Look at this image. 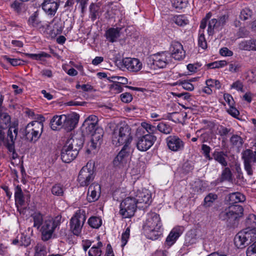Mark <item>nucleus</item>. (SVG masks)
Segmentation results:
<instances>
[{"label":"nucleus","instance_id":"f8f14e48","mask_svg":"<svg viewBox=\"0 0 256 256\" xmlns=\"http://www.w3.org/2000/svg\"><path fill=\"white\" fill-rule=\"evenodd\" d=\"M156 140V137L153 134H146L138 137L137 148L141 152H146L150 149Z\"/></svg>","mask_w":256,"mask_h":256},{"label":"nucleus","instance_id":"9b49d317","mask_svg":"<svg viewBox=\"0 0 256 256\" xmlns=\"http://www.w3.org/2000/svg\"><path fill=\"white\" fill-rule=\"evenodd\" d=\"M132 196L136 200L138 204H142L140 207L146 208L152 202V196L150 192L147 189L142 188L138 190L132 194Z\"/></svg>","mask_w":256,"mask_h":256},{"label":"nucleus","instance_id":"7ed1b4c3","mask_svg":"<svg viewBox=\"0 0 256 256\" xmlns=\"http://www.w3.org/2000/svg\"><path fill=\"white\" fill-rule=\"evenodd\" d=\"M244 209L239 204H232L222 210L219 214L220 219L226 222L230 226H234L238 219L243 216Z\"/></svg>","mask_w":256,"mask_h":256},{"label":"nucleus","instance_id":"5701e85b","mask_svg":"<svg viewBox=\"0 0 256 256\" xmlns=\"http://www.w3.org/2000/svg\"><path fill=\"white\" fill-rule=\"evenodd\" d=\"M184 231L183 226H177L174 228L167 236L166 243L168 246H172Z\"/></svg>","mask_w":256,"mask_h":256},{"label":"nucleus","instance_id":"9d476101","mask_svg":"<svg viewBox=\"0 0 256 256\" xmlns=\"http://www.w3.org/2000/svg\"><path fill=\"white\" fill-rule=\"evenodd\" d=\"M229 18L228 12L220 16L218 18H212L208 22V34L209 36L214 34L215 31L219 32L224 28Z\"/></svg>","mask_w":256,"mask_h":256},{"label":"nucleus","instance_id":"0eeeda50","mask_svg":"<svg viewBox=\"0 0 256 256\" xmlns=\"http://www.w3.org/2000/svg\"><path fill=\"white\" fill-rule=\"evenodd\" d=\"M4 127L0 126V144H3L10 152H12L13 157L16 154L15 152L14 142L18 135V129L14 126H10L7 132L6 138L4 137Z\"/></svg>","mask_w":256,"mask_h":256},{"label":"nucleus","instance_id":"8fccbe9b","mask_svg":"<svg viewBox=\"0 0 256 256\" xmlns=\"http://www.w3.org/2000/svg\"><path fill=\"white\" fill-rule=\"evenodd\" d=\"M174 8L176 9H182L185 8L188 4V0H172Z\"/></svg>","mask_w":256,"mask_h":256},{"label":"nucleus","instance_id":"3c124183","mask_svg":"<svg viewBox=\"0 0 256 256\" xmlns=\"http://www.w3.org/2000/svg\"><path fill=\"white\" fill-rule=\"evenodd\" d=\"M246 225L248 226V228H256V216L254 214L248 216L246 220Z\"/></svg>","mask_w":256,"mask_h":256},{"label":"nucleus","instance_id":"72a5a7b5","mask_svg":"<svg viewBox=\"0 0 256 256\" xmlns=\"http://www.w3.org/2000/svg\"><path fill=\"white\" fill-rule=\"evenodd\" d=\"M244 196L240 192H234L230 194L228 200L230 204H234L243 202L244 200Z\"/></svg>","mask_w":256,"mask_h":256},{"label":"nucleus","instance_id":"aec40b11","mask_svg":"<svg viewBox=\"0 0 256 256\" xmlns=\"http://www.w3.org/2000/svg\"><path fill=\"white\" fill-rule=\"evenodd\" d=\"M103 133L102 128H98L96 133L92 134L91 140L88 144L87 153L90 154L92 150H95L100 144Z\"/></svg>","mask_w":256,"mask_h":256},{"label":"nucleus","instance_id":"7c9ffc66","mask_svg":"<svg viewBox=\"0 0 256 256\" xmlns=\"http://www.w3.org/2000/svg\"><path fill=\"white\" fill-rule=\"evenodd\" d=\"M226 154L222 151H215L213 154L214 159L224 166H226L228 165V162L226 160Z\"/></svg>","mask_w":256,"mask_h":256},{"label":"nucleus","instance_id":"c03bdc74","mask_svg":"<svg viewBox=\"0 0 256 256\" xmlns=\"http://www.w3.org/2000/svg\"><path fill=\"white\" fill-rule=\"evenodd\" d=\"M218 198L216 194L210 193L206 196L204 202V206L206 207H209L212 206L214 202Z\"/></svg>","mask_w":256,"mask_h":256},{"label":"nucleus","instance_id":"5fc2aeb1","mask_svg":"<svg viewBox=\"0 0 256 256\" xmlns=\"http://www.w3.org/2000/svg\"><path fill=\"white\" fill-rule=\"evenodd\" d=\"M142 127L148 132V134H152L156 131V126H154L147 122H142Z\"/></svg>","mask_w":256,"mask_h":256},{"label":"nucleus","instance_id":"774afa93","mask_svg":"<svg viewBox=\"0 0 256 256\" xmlns=\"http://www.w3.org/2000/svg\"><path fill=\"white\" fill-rule=\"evenodd\" d=\"M241 68V66L237 63L230 64H228V70L232 72H238Z\"/></svg>","mask_w":256,"mask_h":256},{"label":"nucleus","instance_id":"cd10ccee","mask_svg":"<svg viewBox=\"0 0 256 256\" xmlns=\"http://www.w3.org/2000/svg\"><path fill=\"white\" fill-rule=\"evenodd\" d=\"M198 240L196 234L194 230L188 231L185 236L184 246H188L196 244Z\"/></svg>","mask_w":256,"mask_h":256},{"label":"nucleus","instance_id":"864d4df0","mask_svg":"<svg viewBox=\"0 0 256 256\" xmlns=\"http://www.w3.org/2000/svg\"><path fill=\"white\" fill-rule=\"evenodd\" d=\"M4 60L10 62L12 66H17L23 64L24 61L20 58H9L7 56H2Z\"/></svg>","mask_w":256,"mask_h":256},{"label":"nucleus","instance_id":"f704fd0d","mask_svg":"<svg viewBox=\"0 0 256 256\" xmlns=\"http://www.w3.org/2000/svg\"><path fill=\"white\" fill-rule=\"evenodd\" d=\"M230 142L236 148H241L244 142V139L238 134H233L230 138Z\"/></svg>","mask_w":256,"mask_h":256},{"label":"nucleus","instance_id":"393cba45","mask_svg":"<svg viewBox=\"0 0 256 256\" xmlns=\"http://www.w3.org/2000/svg\"><path fill=\"white\" fill-rule=\"evenodd\" d=\"M234 242L236 246L238 248H242L250 244L244 230L240 232L236 236Z\"/></svg>","mask_w":256,"mask_h":256},{"label":"nucleus","instance_id":"79ce46f5","mask_svg":"<svg viewBox=\"0 0 256 256\" xmlns=\"http://www.w3.org/2000/svg\"><path fill=\"white\" fill-rule=\"evenodd\" d=\"M51 191L54 195L62 196L64 192V186L60 184H55L52 186Z\"/></svg>","mask_w":256,"mask_h":256},{"label":"nucleus","instance_id":"13d9d810","mask_svg":"<svg viewBox=\"0 0 256 256\" xmlns=\"http://www.w3.org/2000/svg\"><path fill=\"white\" fill-rule=\"evenodd\" d=\"M206 86H210L211 88H215L219 90L221 88V84L219 80H216L209 79L206 82Z\"/></svg>","mask_w":256,"mask_h":256},{"label":"nucleus","instance_id":"c85d7f7f","mask_svg":"<svg viewBox=\"0 0 256 256\" xmlns=\"http://www.w3.org/2000/svg\"><path fill=\"white\" fill-rule=\"evenodd\" d=\"M31 218L34 222L33 226L38 230L40 228L44 220L42 214L39 212H35L31 215Z\"/></svg>","mask_w":256,"mask_h":256},{"label":"nucleus","instance_id":"052dcab7","mask_svg":"<svg viewBox=\"0 0 256 256\" xmlns=\"http://www.w3.org/2000/svg\"><path fill=\"white\" fill-rule=\"evenodd\" d=\"M130 228L128 227L122 235V246L124 247L127 243L130 238Z\"/></svg>","mask_w":256,"mask_h":256},{"label":"nucleus","instance_id":"2f4dec72","mask_svg":"<svg viewBox=\"0 0 256 256\" xmlns=\"http://www.w3.org/2000/svg\"><path fill=\"white\" fill-rule=\"evenodd\" d=\"M14 198L16 204L22 206L24 205V200L23 192L20 186H17L15 188Z\"/></svg>","mask_w":256,"mask_h":256},{"label":"nucleus","instance_id":"f257e3e1","mask_svg":"<svg viewBox=\"0 0 256 256\" xmlns=\"http://www.w3.org/2000/svg\"><path fill=\"white\" fill-rule=\"evenodd\" d=\"M62 223V216L58 215L54 218H46L40 231L41 232L42 240L48 241L55 237V232L60 228Z\"/></svg>","mask_w":256,"mask_h":256},{"label":"nucleus","instance_id":"39448f33","mask_svg":"<svg viewBox=\"0 0 256 256\" xmlns=\"http://www.w3.org/2000/svg\"><path fill=\"white\" fill-rule=\"evenodd\" d=\"M82 140L70 138L68 140L61 152V158L66 163H69L77 156L79 150L82 148Z\"/></svg>","mask_w":256,"mask_h":256},{"label":"nucleus","instance_id":"680f3d73","mask_svg":"<svg viewBox=\"0 0 256 256\" xmlns=\"http://www.w3.org/2000/svg\"><path fill=\"white\" fill-rule=\"evenodd\" d=\"M110 91L114 94H118L122 92V88L118 82H114V84L110 85Z\"/></svg>","mask_w":256,"mask_h":256},{"label":"nucleus","instance_id":"58836bf2","mask_svg":"<svg viewBox=\"0 0 256 256\" xmlns=\"http://www.w3.org/2000/svg\"><path fill=\"white\" fill-rule=\"evenodd\" d=\"M252 39L250 40H244L238 44V48L244 50H252Z\"/></svg>","mask_w":256,"mask_h":256},{"label":"nucleus","instance_id":"b1692460","mask_svg":"<svg viewBox=\"0 0 256 256\" xmlns=\"http://www.w3.org/2000/svg\"><path fill=\"white\" fill-rule=\"evenodd\" d=\"M64 122H63V128L67 130H72L77 124L79 120L78 114L73 113L66 116L65 115Z\"/></svg>","mask_w":256,"mask_h":256},{"label":"nucleus","instance_id":"4468645a","mask_svg":"<svg viewBox=\"0 0 256 256\" xmlns=\"http://www.w3.org/2000/svg\"><path fill=\"white\" fill-rule=\"evenodd\" d=\"M242 158L244 160V169L250 176L252 174V166L256 163V152H253L247 149L242 152Z\"/></svg>","mask_w":256,"mask_h":256},{"label":"nucleus","instance_id":"20e7f679","mask_svg":"<svg viewBox=\"0 0 256 256\" xmlns=\"http://www.w3.org/2000/svg\"><path fill=\"white\" fill-rule=\"evenodd\" d=\"M132 140L131 129L128 124L118 126L112 134V143L116 146L124 145L130 146Z\"/></svg>","mask_w":256,"mask_h":256},{"label":"nucleus","instance_id":"a878e982","mask_svg":"<svg viewBox=\"0 0 256 256\" xmlns=\"http://www.w3.org/2000/svg\"><path fill=\"white\" fill-rule=\"evenodd\" d=\"M121 28H108L105 33L106 40L110 42H114L118 40L120 36Z\"/></svg>","mask_w":256,"mask_h":256},{"label":"nucleus","instance_id":"423d86ee","mask_svg":"<svg viewBox=\"0 0 256 256\" xmlns=\"http://www.w3.org/2000/svg\"><path fill=\"white\" fill-rule=\"evenodd\" d=\"M40 117V121L32 122L28 123L25 128L26 138L32 142H36L40 138L43 132L42 121H44V118L42 116Z\"/></svg>","mask_w":256,"mask_h":256},{"label":"nucleus","instance_id":"69168bd1","mask_svg":"<svg viewBox=\"0 0 256 256\" xmlns=\"http://www.w3.org/2000/svg\"><path fill=\"white\" fill-rule=\"evenodd\" d=\"M202 150L206 158L208 160L212 159L210 154V148L209 146L204 144L202 146Z\"/></svg>","mask_w":256,"mask_h":256},{"label":"nucleus","instance_id":"6e6552de","mask_svg":"<svg viewBox=\"0 0 256 256\" xmlns=\"http://www.w3.org/2000/svg\"><path fill=\"white\" fill-rule=\"evenodd\" d=\"M137 202L132 196V194L124 199L120 204V214L124 218L132 216L136 209Z\"/></svg>","mask_w":256,"mask_h":256},{"label":"nucleus","instance_id":"603ef678","mask_svg":"<svg viewBox=\"0 0 256 256\" xmlns=\"http://www.w3.org/2000/svg\"><path fill=\"white\" fill-rule=\"evenodd\" d=\"M252 12L248 8H244L242 10L240 14V20H246L250 18L252 16Z\"/></svg>","mask_w":256,"mask_h":256},{"label":"nucleus","instance_id":"ea45409f","mask_svg":"<svg viewBox=\"0 0 256 256\" xmlns=\"http://www.w3.org/2000/svg\"><path fill=\"white\" fill-rule=\"evenodd\" d=\"M89 225L92 228H98L102 224V220L96 216H92L88 220Z\"/></svg>","mask_w":256,"mask_h":256},{"label":"nucleus","instance_id":"de8ad7c7","mask_svg":"<svg viewBox=\"0 0 256 256\" xmlns=\"http://www.w3.org/2000/svg\"><path fill=\"white\" fill-rule=\"evenodd\" d=\"M28 24L34 27H38L40 24V22L38 18L37 12H34L29 18Z\"/></svg>","mask_w":256,"mask_h":256},{"label":"nucleus","instance_id":"dca6fc26","mask_svg":"<svg viewBox=\"0 0 256 256\" xmlns=\"http://www.w3.org/2000/svg\"><path fill=\"white\" fill-rule=\"evenodd\" d=\"M169 54L164 52L154 54L152 58V64L154 69L156 68H163L168 64L170 58Z\"/></svg>","mask_w":256,"mask_h":256},{"label":"nucleus","instance_id":"2eb2a0df","mask_svg":"<svg viewBox=\"0 0 256 256\" xmlns=\"http://www.w3.org/2000/svg\"><path fill=\"white\" fill-rule=\"evenodd\" d=\"M130 150V146H128L127 145L122 147L121 150L114 160L113 163L115 166L122 167L126 164Z\"/></svg>","mask_w":256,"mask_h":256},{"label":"nucleus","instance_id":"f3484780","mask_svg":"<svg viewBox=\"0 0 256 256\" xmlns=\"http://www.w3.org/2000/svg\"><path fill=\"white\" fill-rule=\"evenodd\" d=\"M168 148L173 152H178L183 150L184 143L176 136H170L166 138Z\"/></svg>","mask_w":256,"mask_h":256},{"label":"nucleus","instance_id":"4d7b16f0","mask_svg":"<svg viewBox=\"0 0 256 256\" xmlns=\"http://www.w3.org/2000/svg\"><path fill=\"white\" fill-rule=\"evenodd\" d=\"M46 252L45 248L40 244H38L35 247L34 256H46Z\"/></svg>","mask_w":256,"mask_h":256},{"label":"nucleus","instance_id":"ddd939ff","mask_svg":"<svg viewBox=\"0 0 256 256\" xmlns=\"http://www.w3.org/2000/svg\"><path fill=\"white\" fill-rule=\"evenodd\" d=\"M86 218L85 215L80 212H76L70 221V230L74 234L78 236L81 232Z\"/></svg>","mask_w":256,"mask_h":256},{"label":"nucleus","instance_id":"412c9836","mask_svg":"<svg viewBox=\"0 0 256 256\" xmlns=\"http://www.w3.org/2000/svg\"><path fill=\"white\" fill-rule=\"evenodd\" d=\"M170 50L172 56L176 60H180L185 57V52L182 44L178 42H173Z\"/></svg>","mask_w":256,"mask_h":256},{"label":"nucleus","instance_id":"e2e57ef3","mask_svg":"<svg viewBox=\"0 0 256 256\" xmlns=\"http://www.w3.org/2000/svg\"><path fill=\"white\" fill-rule=\"evenodd\" d=\"M246 256H256V241L246 249Z\"/></svg>","mask_w":256,"mask_h":256},{"label":"nucleus","instance_id":"4be33fe9","mask_svg":"<svg viewBox=\"0 0 256 256\" xmlns=\"http://www.w3.org/2000/svg\"><path fill=\"white\" fill-rule=\"evenodd\" d=\"M101 192L100 186L97 183L92 184L88 188L87 200L90 202L97 200L100 196Z\"/></svg>","mask_w":256,"mask_h":256},{"label":"nucleus","instance_id":"a19ab883","mask_svg":"<svg viewBox=\"0 0 256 256\" xmlns=\"http://www.w3.org/2000/svg\"><path fill=\"white\" fill-rule=\"evenodd\" d=\"M174 86L178 85L181 86L182 88L187 90L192 91L194 89V86L188 80H179L174 84Z\"/></svg>","mask_w":256,"mask_h":256},{"label":"nucleus","instance_id":"0e129e2a","mask_svg":"<svg viewBox=\"0 0 256 256\" xmlns=\"http://www.w3.org/2000/svg\"><path fill=\"white\" fill-rule=\"evenodd\" d=\"M172 94L174 96H178V98H181L184 100H186L188 101H190L191 100V96L188 92H181V93H174L172 92Z\"/></svg>","mask_w":256,"mask_h":256},{"label":"nucleus","instance_id":"473e14b6","mask_svg":"<svg viewBox=\"0 0 256 256\" xmlns=\"http://www.w3.org/2000/svg\"><path fill=\"white\" fill-rule=\"evenodd\" d=\"M172 21L180 26H184L189 22L188 18L184 15L175 16L172 18Z\"/></svg>","mask_w":256,"mask_h":256},{"label":"nucleus","instance_id":"1a4fd4ad","mask_svg":"<svg viewBox=\"0 0 256 256\" xmlns=\"http://www.w3.org/2000/svg\"><path fill=\"white\" fill-rule=\"evenodd\" d=\"M94 178L93 167L90 164H87L82 168L80 170L78 181L81 186H88Z\"/></svg>","mask_w":256,"mask_h":256},{"label":"nucleus","instance_id":"a18cd8bd","mask_svg":"<svg viewBox=\"0 0 256 256\" xmlns=\"http://www.w3.org/2000/svg\"><path fill=\"white\" fill-rule=\"evenodd\" d=\"M244 230L250 243L256 240V228H246Z\"/></svg>","mask_w":256,"mask_h":256},{"label":"nucleus","instance_id":"e433bc0d","mask_svg":"<svg viewBox=\"0 0 256 256\" xmlns=\"http://www.w3.org/2000/svg\"><path fill=\"white\" fill-rule=\"evenodd\" d=\"M156 130L164 134H168L172 132V128L170 124L162 122L157 125Z\"/></svg>","mask_w":256,"mask_h":256},{"label":"nucleus","instance_id":"a211bd4d","mask_svg":"<svg viewBox=\"0 0 256 256\" xmlns=\"http://www.w3.org/2000/svg\"><path fill=\"white\" fill-rule=\"evenodd\" d=\"M122 64L128 70L138 72L142 68V63L136 58H126L122 60Z\"/></svg>","mask_w":256,"mask_h":256},{"label":"nucleus","instance_id":"338daca9","mask_svg":"<svg viewBox=\"0 0 256 256\" xmlns=\"http://www.w3.org/2000/svg\"><path fill=\"white\" fill-rule=\"evenodd\" d=\"M120 98L122 100L126 103H128L130 102L132 100V94L129 92H125L122 94L120 95Z\"/></svg>","mask_w":256,"mask_h":256},{"label":"nucleus","instance_id":"c756f323","mask_svg":"<svg viewBox=\"0 0 256 256\" xmlns=\"http://www.w3.org/2000/svg\"><path fill=\"white\" fill-rule=\"evenodd\" d=\"M102 246L101 242H98L96 245L92 246L88 251V256H101Z\"/></svg>","mask_w":256,"mask_h":256},{"label":"nucleus","instance_id":"bb28decb","mask_svg":"<svg viewBox=\"0 0 256 256\" xmlns=\"http://www.w3.org/2000/svg\"><path fill=\"white\" fill-rule=\"evenodd\" d=\"M65 115L54 116L50 120V126L53 130L63 128V122L66 120Z\"/></svg>","mask_w":256,"mask_h":256},{"label":"nucleus","instance_id":"09e8293b","mask_svg":"<svg viewBox=\"0 0 256 256\" xmlns=\"http://www.w3.org/2000/svg\"><path fill=\"white\" fill-rule=\"evenodd\" d=\"M10 122V116L6 113H2L0 116V126L4 128L9 125Z\"/></svg>","mask_w":256,"mask_h":256},{"label":"nucleus","instance_id":"bf43d9fd","mask_svg":"<svg viewBox=\"0 0 256 256\" xmlns=\"http://www.w3.org/2000/svg\"><path fill=\"white\" fill-rule=\"evenodd\" d=\"M83 127L86 128V132L88 134H91V136H92V134H93L96 133L98 128H100L98 127V124H90L88 125L83 126Z\"/></svg>","mask_w":256,"mask_h":256},{"label":"nucleus","instance_id":"6e6d98bb","mask_svg":"<svg viewBox=\"0 0 256 256\" xmlns=\"http://www.w3.org/2000/svg\"><path fill=\"white\" fill-rule=\"evenodd\" d=\"M182 117V115L179 112H174L168 114V118L176 123L180 122Z\"/></svg>","mask_w":256,"mask_h":256},{"label":"nucleus","instance_id":"37998d69","mask_svg":"<svg viewBox=\"0 0 256 256\" xmlns=\"http://www.w3.org/2000/svg\"><path fill=\"white\" fill-rule=\"evenodd\" d=\"M204 30H200L199 31L198 44V46L202 49H206L207 48V42L204 36Z\"/></svg>","mask_w":256,"mask_h":256},{"label":"nucleus","instance_id":"49530a36","mask_svg":"<svg viewBox=\"0 0 256 256\" xmlns=\"http://www.w3.org/2000/svg\"><path fill=\"white\" fill-rule=\"evenodd\" d=\"M24 54L28 57L35 60H42L44 58H50V55L44 52H42L38 54H28L26 53Z\"/></svg>","mask_w":256,"mask_h":256},{"label":"nucleus","instance_id":"c9c22d12","mask_svg":"<svg viewBox=\"0 0 256 256\" xmlns=\"http://www.w3.org/2000/svg\"><path fill=\"white\" fill-rule=\"evenodd\" d=\"M220 180V182H231L232 180V174L230 168H225L222 170Z\"/></svg>","mask_w":256,"mask_h":256},{"label":"nucleus","instance_id":"6ab92c4d","mask_svg":"<svg viewBox=\"0 0 256 256\" xmlns=\"http://www.w3.org/2000/svg\"><path fill=\"white\" fill-rule=\"evenodd\" d=\"M60 6L58 0H44L42 8L48 16H54Z\"/></svg>","mask_w":256,"mask_h":256},{"label":"nucleus","instance_id":"f03ea898","mask_svg":"<svg viewBox=\"0 0 256 256\" xmlns=\"http://www.w3.org/2000/svg\"><path fill=\"white\" fill-rule=\"evenodd\" d=\"M162 226L160 218L158 214L155 212L147 214L146 219L144 228L148 237L152 240H156L161 234L160 230Z\"/></svg>","mask_w":256,"mask_h":256},{"label":"nucleus","instance_id":"4c0bfd02","mask_svg":"<svg viewBox=\"0 0 256 256\" xmlns=\"http://www.w3.org/2000/svg\"><path fill=\"white\" fill-rule=\"evenodd\" d=\"M98 10V6L94 3H92L90 5V18L92 21H94L98 17H99Z\"/></svg>","mask_w":256,"mask_h":256}]
</instances>
